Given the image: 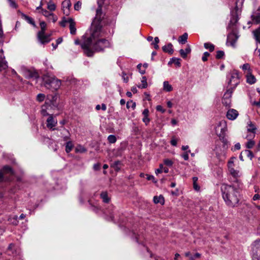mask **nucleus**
Returning <instances> with one entry per match:
<instances>
[{
	"label": "nucleus",
	"instance_id": "nucleus-1",
	"mask_svg": "<svg viewBox=\"0 0 260 260\" xmlns=\"http://www.w3.org/2000/svg\"><path fill=\"white\" fill-rule=\"evenodd\" d=\"M104 14L99 10L91 24L90 36L81 44L84 53L89 57L92 56L93 51L90 49L92 43L104 36L101 22L104 18Z\"/></svg>",
	"mask_w": 260,
	"mask_h": 260
},
{
	"label": "nucleus",
	"instance_id": "nucleus-2",
	"mask_svg": "<svg viewBox=\"0 0 260 260\" xmlns=\"http://www.w3.org/2000/svg\"><path fill=\"white\" fill-rule=\"evenodd\" d=\"M236 184L231 185L222 184L220 190L222 192V198L226 204L231 207L236 206L239 201V190L241 188L242 183L239 180L236 179Z\"/></svg>",
	"mask_w": 260,
	"mask_h": 260
},
{
	"label": "nucleus",
	"instance_id": "nucleus-3",
	"mask_svg": "<svg viewBox=\"0 0 260 260\" xmlns=\"http://www.w3.org/2000/svg\"><path fill=\"white\" fill-rule=\"evenodd\" d=\"M44 85L47 89L56 90L61 85V81L54 77L45 76Z\"/></svg>",
	"mask_w": 260,
	"mask_h": 260
},
{
	"label": "nucleus",
	"instance_id": "nucleus-4",
	"mask_svg": "<svg viewBox=\"0 0 260 260\" xmlns=\"http://www.w3.org/2000/svg\"><path fill=\"white\" fill-rule=\"evenodd\" d=\"M110 46L109 42L104 38L98 39L96 41L92 43L90 49L93 51L100 52L103 51L105 48Z\"/></svg>",
	"mask_w": 260,
	"mask_h": 260
},
{
	"label": "nucleus",
	"instance_id": "nucleus-5",
	"mask_svg": "<svg viewBox=\"0 0 260 260\" xmlns=\"http://www.w3.org/2000/svg\"><path fill=\"white\" fill-rule=\"evenodd\" d=\"M239 76L237 71L234 70L231 73V77L229 81V85L231 88H235L239 83Z\"/></svg>",
	"mask_w": 260,
	"mask_h": 260
},
{
	"label": "nucleus",
	"instance_id": "nucleus-6",
	"mask_svg": "<svg viewBox=\"0 0 260 260\" xmlns=\"http://www.w3.org/2000/svg\"><path fill=\"white\" fill-rule=\"evenodd\" d=\"M252 257L257 260L260 258V240H255L252 245Z\"/></svg>",
	"mask_w": 260,
	"mask_h": 260
},
{
	"label": "nucleus",
	"instance_id": "nucleus-7",
	"mask_svg": "<svg viewBox=\"0 0 260 260\" xmlns=\"http://www.w3.org/2000/svg\"><path fill=\"white\" fill-rule=\"evenodd\" d=\"M232 94V90L229 89L224 94L222 100V104L226 108H229L231 104V96Z\"/></svg>",
	"mask_w": 260,
	"mask_h": 260
},
{
	"label": "nucleus",
	"instance_id": "nucleus-8",
	"mask_svg": "<svg viewBox=\"0 0 260 260\" xmlns=\"http://www.w3.org/2000/svg\"><path fill=\"white\" fill-rule=\"evenodd\" d=\"M23 74L24 76L27 79H37L39 78V75L37 72L34 70L25 69L23 70Z\"/></svg>",
	"mask_w": 260,
	"mask_h": 260
},
{
	"label": "nucleus",
	"instance_id": "nucleus-9",
	"mask_svg": "<svg viewBox=\"0 0 260 260\" xmlns=\"http://www.w3.org/2000/svg\"><path fill=\"white\" fill-rule=\"evenodd\" d=\"M38 38L42 44L47 43L50 41V36L45 35V32L41 35L38 33Z\"/></svg>",
	"mask_w": 260,
	"mask_h": 260
},
{
	"label": "nucleus",
	"instance_id": "nucleus-10",
	"mask_svg": "<svg viewBox=\"0 0 260 260\" xmlns=\"http://www.w3.org/2000/svg\"><path fill=\"white\" fill-rule=\"evenodd\" d=\"M238 115V112L235 109L229 110L226 114L227 118L230 120L235 119Z\"/></svg>",
	"mask_w": 260,
	"mask_h": 260
},
{
	"label": "nucleus",
	"instance_id": "nucleus-11",
	"mask_svg": "<svg viewBox=\"0 0 260 260\" xmlns=\"http://www.w3.org/2000/svg\"><path fill=\"white\" fill-rule=\"evenodd\" d=\"M57 124V120H55L52 116H50L47 120V126L50 129H52Z\"/></svg>",
	"mask_w": 260,
	"mask_h": 260
},
{
	"label": "nucleus",
	"instance_id": "nucleus-12",
	"mask_svg": "<svg viewBox=\"0 0 260 260\" xmlns=\"http://www.w3.org/2000/svg\"><path fill=\"white\" fill-rule=\"evenodd\" d=\"M8 68L7 62L5 60L3 53L0 54V71L6 70Z\"/></svg>",
	"mask_w": 260,
	"mask_h": 260
},
{
	"label": "nucleus",
	"instance_id": "nucleus-13",
	"mask_svg": "<svg viewBox=\"0 0 260 260\" xmlns=\"http://www.w3.org/2000/svg\"><path fill=\"white\" fill-rule=\"evenodd\" d=\"M229 171L230 173V174L232 175V176L234 178V180L232 181V183L236 184L235 181H236V179L239 180L238 178L240 176L239 174V171L235 170L234 168L229 170Z\"/></svg>",
	"mask_w": 260,
	"mask_h": 260
},
{
	"label": "nucleus",
	"instance_id": "nucleus-14",
	"mask_svg": "<svg viewBox=\"0 0 260 260\" xmlns=\"http://www.w3.org/2000/svg\"><path fill=\"white\" fill-rule=\"evenodd\" d=\"M68 23L70 24V32L72 35H75L76 31V28L75 27V22L72 18L68 19Z\"/></svg>",
	"mask_w": 260,
	"mask_h": 260
},
{
	"label": "nucleus",
	"instance_id": "nucleus-15",
	"mask_svg": "<svg viewBox=\"0 0 260 260\" xmlns=\"http://www.w3.org/2000/svg\"><path fill=\"white\" fill-rule=\"evenodd\" d=\"M190 52L191 48L189 45H187L185 50L180 49L179 51L181 56L183 58H186L187 54L190 53Z\"/></svg>",
	"mask_w": 260,
	"mask_h": 260
},
{
	"label": "nucleus",
	"instance_id": "nucleus-16",
	"mask_svg": "<svg viewBox=\"0 0 260 260\" xmlns=\"http://www.w3.org/2000/svg\"><path fill=\"white\" fill-rule=\"evenodd\" d=\"M162 49L164 52L168 53L170 54H172L174 52L173 45L171 43H169L167 45L163 46Z\"/></svg>",
	"mask_w": 260,
	"mask_h": 260
},
{
	"label": "nucleus",
	"instance_id": "nucleus-17",
	"mask_svg": "<svg viewBox=\"0 0 260 260\" xmlns=\"http://www.w3.org/2000/svg\"><path fill=\"white\" fill-rule=\"evenodd\" d=\"M71 6V2L70 0H64L62 2V9L63 10L64 14H66V15L68 14V13H69L68 11H67L66 12L65 9H66L68 10Z\"/></svg>",
	"mask_w": 260,
	"mask_h": 260
},
{
	"label": "nucleus",
	"instance_id": "nucleus-18",
	"mask_svg": "<svg viewBox=\"0 0 260 260\" xmlns=\"http://www.w3.org/2000/svg\"><path fill=\"white\" fill-rule=\"evenodd\" d=\"M22 18L24 19L25 20H26L28 23L30 24L31 25H32V26H34V27H36V24H35V21L34 20V19L25 15V14H22Z\"/></svg>",
	"mask_w": 260,
	"mask_h": 260
},
{
	"label": "nucleus",
	"instance_id": "nucleus-19",
	"mask_svg": "<svg viewBox=\"0 0 260 260\" xmlns=\"http://www.w3.org/2000/svg\"><path fill=\"white\" fill-rule=\"evenodd\" d=\"M246 77L247 82L250 84H253L256 82V79L255 77L251 74V72L247 73Z\"/></svg>",
	"mask_w": 260,
	"mask_h": 260
},
{
	"label": "nucleus",
	"instance_id": "nucleus-20",
	"mask_svg": "<svg viewBox=\"0 0 260 260\" xmlns=\"http://www.w3.org/2000/svg\"><path fill=\"white\" fill-rule=\"evenodd\" d=\"M101 198L103 200V202L105 203H109L110 201V198L108 197V193L107 191H102L100 194Z\"/></svg>",
	"mask_w": 260,
	"mask_h": 260
},
{
	"label": "nucleus",
	"instance_id": "nucleus-21",
	"mask_svg": "<svg viewBox=\"0 0 260 260\" xmlns=\"http://www.w3.org/2000/svg\"><path fill=\"white\" fill-rule=\"evenodd\" d=\"M163 89L165 91L170 92L173 90V87L168 81H165L163 83Z\"/></svg>",
	"mask_w": 260,
	"mask_h": 260
},
{
	"label": "nucleus",
	"instance_id": "nucleus-22",
	"mask_svg": "<svg viewBox=\"0 0 260 260\" xmlns=\"http://www.w3.org/2000/svg\"><path fill=\"white\" fill-rule=\"evenodd\" d=\"M153 202L155 204L160 203L161 205H163L165 202L164 198L162 196H154L153 197Z\"/></svg>",
	"mask_w": 260,
	"mask_h": 260
},
{
	"label": "nucleus",
	"instance_id": "nucleus-23",
	"mask_svg": "<svg viewBox=\"0 0 260 260\" xmlns=\"http://www.w3.org/2000/svg\"><path fill=\"white\" fill-rule=\"evenodd\" d=\"M187 37L188 34L185 32L179 37L178 42L182 44H184L187 42Z\"/></svg>",
	"mask_w": 260,
	"mask_h": 260
},
{
	"label": "nucleus",
	"instance_id": "nucleus-24",
	"mask_svg": "<svg viewBox=\"0 0 260 260\" xmlns=\"http://www.w3.org/2000/svg\"><path fill=\"white\" fill-rule=\"evenodd\" d=\"M111 166L114 169L115 171L117 172L120 170L121 162L119 161H114L111 164Z\"/></svg>",
	"mask_w": 260,
	"mask_h": 260
},
{
	"label": "nucleus",
	"instance_id": "nucleus-25",
	"mask_svg": "<svg viewBox=\"0 0 260 260\" xmlns=\"http://www.w3.org/2000/svg\"><path fill=\"white\" fill-rule=\"evenodd\" d=\"M2 171L5 173H10V174H14V172L11 167L8 166H4L1 170Z\"/></svg>",
	"mask_w": 260,
	"mask_h": 260
},
{
	"label": "nucleus",
	"instance_id": "nucleus-26",
	"mask_svg": "<svg viewBox=\"0 0 260 260\" xmlns=\"http://www.w3.org/2000/svg\"><path fill=\"white\" fill-rule=\"evenodd\" d=\"M56 8L55 4L52 1H50L47 3V9L49 10L54 11L55 10Z\"/></svg>",
	"mask_w": 260,
	"mask_h": 260
},
{
	"label": "nucleus",
	"instance_id": "nucleus-27",
	"mask_svg": "<svg viewBox=\"0 0 260 260\" xmlns=\"http://www.w3.org/2000/svg\"><path fill=\"white\" fill-rule=\"evenodd\" d=\"M61 134H62V137L64 141H67L69 139V133L67 129L63 128Z\"/></svg>",
	"mask_w": 260,
	"mask_h": 260
},
{
	"label": "nucleus",
	"instance_id": "nucleus-28",
	"mask_svg": "<svg viewBox=\"0 0 260 260\" xmlns=\"http://www.w3.org/2000/svg\"><path fill=\"white\" fill-rule=\"evenodd\" d=\"M142 84L138 86L139 88H145L147 87V79L145 76H143L141 80Z\"/></svg>",
	"mask_w": 260,
	"mask_h": 260
},
{
	"label": "nucleus",
	"instance_id": "nucleus-29",
	"mask_svg": "<svg viewBox=\"0 0 260 260\" xmlns=\"http://www.w3.org/2000/svg\"><path fill=\"white\" fill-rule=\"evenodd\" d=\"M255 129L256 127L255 125L251 121H250L248 123L247 131L249 132H251L253 134H254Z\"/></svg>",
	"mask_w": 260,
	"mask_h": 260
},
{
	"label": "nucleus",
	"instance_id": "nucleus-30",
	"mask_svg": "<svg viewBox=\"0 0 260 260\" xmlns=\"http://www.w3.org/2000/svg\"><path fill=\"white\" fill-rule=\"evenodd\" d=\"M204 46L206 49H208L210 52H212L214 50V45L210 43H205Z\"/></svg>",
	"mask_w": 260,
	"mask_h": 260
},
{
	"label": "nucleus",
	"instance_id": "nucleus-31",
	"mask_svg": "<svg viewBox=\"0 0 260 260\" xmlns=\"http://www.w3.org/2000/svg\"><path fill=\"white\" fill-rule=\"evenodd\" d=\"M73 148V144L71 141H69L67 143L66 146V151L67 153H69Z\"/></svg>",
	"mask_w": 260,
	"mask_h": 260
},
{
	"label": "nucleus",
	"instance_id": "nucleus-32",
	"mask_svg": "<svg viewBox=\"0 0 260 260\" xmlns=\"http://www.w3.org/2000/svg\"><path fill=\"white\" fill-rule=\"evenodd\" d=\"M40 25L41 27V30H40L38 33H40L41 35L45 32L46 24L44 21H42L40 22Z\"/></svg>",
	"mask_w": 260,
	"mask_h": 260
},
{
	"label": "nucleus",
	"instance_id": "nucleus-33",
	"mask_svg": "<svg viewBox=\"0 0 260 260\" xmlns=\"http://www.w3.org/2000/svg\"><path fill=\"white\" fill-rule=\"evenodd\" d=\"M253 34L256 41L260 43V29L254 30Z\"/></svg>",
	"mask_w": 260,
	"mask_h": 260
},
{
	"label": "nucleus",
	"instance_id": "nucleus-34",
	"mask_svg": "<svg viewBox=\"0 0 260 260\" xmlns=\"http://www.w3.org/2000/svg\"><path fill=\"white\" fill-rule=\"evenodd\" d=\"M108 140L110 143L113 144L116 142L117 139L114 135H111L108 136Z\"/></svg>",
	"mask_w": 260,
	"mask_h": 260
},
{
	"label": "nucleus",
	"instance_id": "nucleus-35",
	"mask_svg": "<svg viewBox=\"0 0 260 260\" xmlns=\"http://www.w3.org/2000/svg\"><path fill=\"white\" fill-rule=\"evenodd\" d=\"M86 151V149L84 147L81 145H79L76 148V152L83 153Z\"/></svg>",
	"mask_w": 260,
	"mask_h": 260
},
{
	"label": "nucleus",
	"instance_id": "nucleus-36",
	"mask_svg": "<svg viewBox=\"0 0 260 260\" xmlns=\"http://www.w3.org/2000/svg\"><path fill=\"white\" fill-rule=\"evenodd\" d=\"M104 0H98V4L99 5V7L96 10V14H97V12L99 10H100V11L101 12V13H103L102 10V7L103 5L104 4Z\"/></svg>",
	"mask_w": 260,
	"mask_h": 260
},
{
	"label": "nucleus",
	"instance_id": "nucleus-37",
	"mask_svg": "<svg viewBox=\"0 0 260 260\" xmlns=\"http://www.w3.org/2000/svg\"><path fill=\"white\" fill-rule=\"evenodd\" d=\"M41 13L44 16H45V17H47L50 16H53V14L52 13H50L49 12H48V11H47L46 10L44 9H42Z\"/></svg>",
	"mask_w": 260,
	"mask_h": 260
},
{
	"label": "nucleus",
	"instance_id": "nucleus-38",
	"mask_svg": "<svg viewBox=\"0 0 260 260\" xmlns=\"http://www.w3.org/2000/svg\"><path fill=\"white\" fill-rule=\"evenodd\" d=\"M45 98V94H42V93H39L37 95V100L38 102H42L44 100Z\"/></svg>",
	"mask_w": 260,
	"mask_h": 260
},
{
	"label": "nucleus",
	"instance_id": "nucleus-39",
	"mask_svg": "<svg viewBox=\"0 0 260 260\" xmlns=\"http://www.w3.org/2000/svg\"><path fill=\"white\" fill-rule=\"evenodd\" d=\"M224 53L223 51H221V50L218 51L216 52V58L217 59L222 58L223 57V56H224Z\"/></svg>",
	"mask_w": 260,
	"mask_h": 260
},
{
	"label": "nucleus",
	"instance_id": "nucleus-40",
	"mask_svg": "<svg viewBox=\"0 0 260 260\" xmlns=\"http://www.w3.org/2000/svg\"><path fill=\"white\" fill-rule=\"evenodd\" d=\"M131 106V107L133 109L135 108L136 107V103L133 102L132 101L131 102H127L126 104V107L127 109L129 108V107Z\"/></svg>",
	"mask_w": 260,
	"mask_h": 260
},
{
	"label": "nucleus",
	"instance_id": "nucleus-41",
	"mask_svg": "<svg viewBox=\"0 0 260 260\" xmlns=\"http://www.w3.org/2000/svg\"><path fill=\"white\" fill-rule=\"evenodd\" d=\"M242 68L244 71L247 70V71H248L247 73L250 72V65L248 63L244 64L242 66Z\"/></svg>",
	"mask_w": 260,
	"mask_h": 260
},
{
	"label": "nucleus",
	"instance_id": "nucleus-42",
	"mask_svg": "<svg viewBox=\"0 0 260 260\" xmlns=\"http://www.w3.org/2000/svg\"><path fill=\"white\" fill-rule=\"evenodd\" d=\"M52 98V101H51V104L52 106L54 107H57V105L55 101L57 100V97L56 96H52L51 95Z\"/></svg>",
	"mask_w": 260,
	"mask_h": 260
},
{
	"label": "nucleus",
	"instance_id": "nucleus-43",
	"mask_svg": "<svg viewBox=\"0 0 260 260\" xmlns=\"http://www.w3.org/2000/svg\"><path fill=\"white\" fill-rule=\"evenodd\" d=\"M200 257L201 254L199 253H196L193 256H190L189 260H194L196 258H199Z\"/></svg>",
	"mask_w": 260,
	"mask_h": 260
},
{
	"label": "nucleus",
	"instance_id": "nucleus-44",
	"mask_svg": "<svg viewBox=\"0 0 260 260\" xmlns=\"http://www.w3.org/2000/svg\"><path fill=\"white\" fill-rule=\"evenodd\" d=\"M172 60L173 61V62L176 64L177 65L178 67H180L181 66V63H180V61H181V59L180 58H172Z\"/></svg>",
	"mask_w": 260,
	"mask_h": 260
},
{
	"label": "nucleus",
	"instance_id": "nucleus-45",
	"mask_svg": "<svg viewBox=\"0 0 260 260\" xmlns=\"http://www.w3.org/2000/svg\"><path fill=\"white\" fill-rule=\"evenodd\" d=\"M81 5H82V3L80 1H78L74 5V9L76 10H79L81 7Z\"/></svg>",
	"mask_w": 260,
	"mask_h": 260
},
{
	"label": "nucleus",
	"instance_id": "nucleus-46",
	"mask_svg": "<svg viewBox=\"0 0 260 260\" xmlns=\"http://www.w3.org/2000/svg\"><path fill=\"white\" fill-rule=\"evenodd\" d=\"M142 121L147 125L149 123L150 119L148 116H144L143 118L142 119Z\"/></svg>",
	"mask_w": 260,
	"mask_h": 260
},
{
	"label": "nucleus",
	"instance_id": "nucleus-47",
	"mask_svg": "<svg viewBox=\"0 0 260 260\" xmlns=\"http://www.w3.org/2000/svg\"><path fill=\"white\" fill-rule=\"evenodd\" d=\"M210 55V54L209 53H208V52H205L204 53V55H203V56L202 57V60L203 61H206L207 60V58L208 56H209Z\"/></svg>",
	"mask_w": 260,
	"mask_h": 260
},
{
	"label": "nucleus",
	"instance_id": "nucleus-48",
	"mask_svg": "<svg viewBox=\"0 0 260 260\" xmlns=\"http://www.w3.org/2000/svg\"><path fill=\"white\" fill-rule=\"evenodd\" d=\"M142 64L140 63L137 66V68L139 70L140 73L141 74H144L145 73V69H142Z\"/></svg>",
	"mask_w": 260,
	"mask_h": 260
},
{
	"label": "nucleus",
	"instance_id": "nucleus-49",
	"mask_svg": "<svg viewBox=\"0 0 260 260\" xmlns=\"http://www.w3.org/2000/svg\"><path fill=\"white\" fill-rule=\"evenodd\" d=\"M162 169H163V165L162 164H160L159 165V168L155 170V174L156 175H157L159 173H162Z\"/></svg>",
	"mask_w": 260,
	"mask_h": 260
},
{
	"label": "nucleus",
	"instance_id": "nucleus-50",
	"mask_svg": "<svg viewBox=\"0 0 260 260\" xmlns=\"http://www.w3.org/2000/svg\"><path fill=\"white\" fill-rule=\"evenodd\" d=\"M164 163L165 165H166L168 166H171L173 164L172 161L169 159H166L164 160Z\"/></svg>",
	"mask_w": 260,
	"mask_h": 260
},
{
	"label": "nucleus",
	"instance_id": "nucleus-51",
	"mask_svg": "<svg viewBox=\"0 0 260 260\" xmlns=\"http://www.w3.org/2000/svg\"><path fill=\"white\" fill-rule=\"evenodd\" d=\"M147 179L148 180H152V181H153L154 183H156L157 182V181L155 180L154 176H152V175H147Z\"/></svg>",
	"mask_w": 260,
	"mask_h": 260
},
{
	"label": "nucleus",
	"instance_id": "nucleus-52",
	"mask_svg": "<svg viewBox=\"0 0 260 260\" xmlns=\"http://www.w3.org/2000/svg\"><path fill=\"white\" fill-rule=\"evenodd\" d=\"M156 109L157 111H160L162 113H165L166 111V110L163 109L162 107L160 105L157 106Z\"/></svg>",
	"mask_w": 260,
	"mask_h": 260
},
{
	"label": "nucleus",
	"instance_id": "nucleus-53",
	"mask_svg": "<svg viewBox=\"0 0 260 260\" xmlns=\"http://www.w3.org/2000/svg\"><path fill=\"white\" fill-rule=\"evenodd\" d=\"M244 154L247 155L248 157H252L253 154L251 151L246 150L244 151Z\"/></svg>",
	"mask_w": 260,
	"mask_h": 260
},
{
	"label": "nucleus",
	"instance_id": "nucleus-54",
	"mask_svg": "<svg viewBox=\"0 0 260 260\" xmlns=\"http://www.w3.org/2000/svg\"><path fill=\"white\" fill-rule=\"evenodd\" d=\"M254 145V142L252 141H249L247 144V147L248 148H251Z\"/></svg>",
	"mask_w": 260,
	"mask_h": 260
},
{
	"label": "nucleus",
	"instance_id": "nucleus-55",
	"mask_svg": "<svg viewBox=\"0 0 260 260\" xmlns=\"http://www.w3.org/2000/svg\"><path fill=\"white\" fill-rule=\"evenodd\" d=\"M231 38H235V40L234 41H232L231 42V44L232 45H234V44L235 43L237 39V38L236 37V36H235V34H231L229 37V39L230 40Z\"/></svg>",
	"mask_w": 260,
	"mask_h": 260
},
{
	"label": "nucleus",
	"instance_id": "nucleus-56",
	"mask_svg": "<svg viewBox=\"0 0 260 260\" xmlns=\"http://www.w3.org/2000/svg\"><path fill=\"white\" fill-rule=\"evenodd\" d=\"M240 148H241L240 144L239 143H237L235 145L234 149L232 148V150L233 151H235L237 150H239V149H240Z\"/></svg>",
	"mask_w": 260,
	"mask_h": 260
},
{
	"label": "nucleus",
	"instance_id": "nucleus-57",
	"mask_svg": "<svg viewBox=\"0 0 260 260\" xmlns=\"http://www.w3.org/2000/svg\"><path fill=\"white\" fill-rule=\"evenodd\" d=\"M190 152V150H189L188 152H186L182 155V156L184 159V160H187L188 159L189 157L188 152Z\"/></svg>",
	"mask_w": 260,
	"mask_h": 260
},
{
	"label": "nucleus",
	"instance_id": "nucleus-58",
	"mask_svg": "<svg viewBox=\"0 0 260 260\" xmlns=\"http://www.w3.org/2000/svg\"><path fill=\"white\" fill-rule=\"evenodd\" d=\"M253 20H254L256 23L260 22V15L258 14L256 16H254V17L253 18Z\"/></svg>",
	"mask_w": 260,
	"mask_h": 260
},
{
	"label": "nucleus",
	"instance_id": "nucleus-59",
	"mask_svg": "<svg viewBox=\"0 0 260 260\" xmlns=\"http://www.w3.org/2000/svg\"><path fill=\"white\" fill-rule=\"evenodd\" d=\"M149 113V110L148 109H145L143 111L142 114L144 116H148Z\"/></svg>",
	"mask_w": 260,
	"mask_h": 260
},
{
	"label": "nucleus",
	"instance_id": "nucleus-60",
	"mask_svg": "<svg viewBox=\"0 0 260 260\" xmlns=\"http://www.w3.org/2000/svg\"><path fill=\"white\" fill-rule=\"evenodd\" d=\"M68 23V19L67 20H63L60 22V24L61 26L64 27L66 25V24Z\"/></svg>",
	"mask_w": 260,
	"mask_h": 260
},
{
	"label": "nucleus",
	"instance_id": "nucleus-61",
	"mask_svg": "<svg viewBox=\"0 0 260 260\" xmlns=\"http://www.w3.org/2000/svg\"><path fill=\"white\" fill-rule=\"evenodd\" d=\"M252 105L256 106L258 108H260V99L258 101H254L252 103Z\"/></svg>",
	"mask_w": 260,
	"mask_h": 260
},
{
	"label": "nucleus",
	"instance_id": "nucleus-62",
	"mask_svg": "<svg viewBox=\"0 0 260 260\" xmlns=\"http://www.w3.org/2000/svg\"><path fill=\"white\" fill-rule=\"evenodd\" d=\"M10 6L13 7V8H16L17 7V5L15 3V2L13 1H10Z\"/></svg>",
	"mask_w": 260,
	"mask_h": 260
},
{
	"label": "nucleus",
	"instance_id": "nucleus-63",
	"mask_svg": "<svg viewBox=\"0 0 260 260\" xmlns=\"http://www.w3.org/2000/svg\"><path fill=\"white\" fill-rule=\"evenodd\" d=\"M253 200L255 201L257 200H260V195L258 194H255L253 197Z\"/></svg>",
	"mask_w": 260,
	"mask_h": 260
},
{
	"label": "nucleus",
	"instance_id": "nucleus-64",
	"mask_svg": "<svg viewBox=\"0 0 260 260\" xmlns=\"http://www.w3.org/2000/svg\"><path fill=\"white\" fill-rule=\"evenodd\" d=\"M171 144L173 145V146H176L177 145V141L176 140V139H172L171 141Z\"/></svg>",
	"mask_w": 260,
	"mask_h": 260
}]
</instances>
